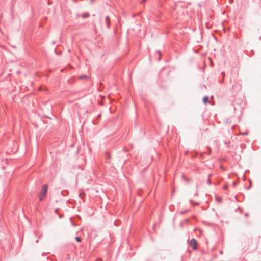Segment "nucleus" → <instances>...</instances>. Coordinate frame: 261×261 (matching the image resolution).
Returning a JSON list of instances; mask_svg holds the SVG:
<instances>
[{
    "label": "nucleus",
    "instance_id": "obj_1",
    "mask_svg": "<svg viewBox=\"0 0 261 261\" xmlns=\"http://www.w3.org/2000/svg\"><path fill=\"white\" fill-rule=\"evenodd\" d=\"M48 189V186L47 184L43 185L39 194V200L42 201L45 198Z\"/></svg>",
    "mask_w": 261,
    "mask_h": 261
},
{
    "label": "nucleus",
    "instance_id": "obj_4",
    "mask_svg": "<svg viewBox=\"0 0 261 261\" xmlns=\"http://www.w3.org/2000/svg\"><path fill=\"white\" fill-rule=\"evenodd\" d=\"M75 240H76L77 242H80L81 241V240L80 238V237H75Z\"/></svg>",
    "mask_w": 261,
    "mask_h": 261
},
{
    "label": "nucleus",
    "instance_id": "obj_6",
    "mask_svg": "<svg viewBox=\"0 0 261 261\" xmlns=\"http://www.w3.org/2000/svg\"><path fill=\"white\" fill-rule=\"evenodd\" d=\"M224 188H225V189H226L227 188V187L226 186H225L224 187Z\"/></svg>",
    "mask_w": 261,
    "mask_h": 261
},
{
    "label": "nucleus",
    "instance_id": "obj_2",
    "mask_svg": "<svg viewBox=\"0 0 261 261\" xmlns=\"http://www.w3.org/2000/svg\"><path fill=\"white\" fill-rule=\"evenodd\" d=\"M190 245L194 249H196V248H197V241H196V240L195 239H192L190 241Z\"/></svg>",
    "mask_w": 261,
    "mask_h": 261
},
{
    "label": "nucleus",
    "instance_id": "obj_5",
    "mask_svg": "<svg viewBox=\"0 0 261 261\" xmlns=\"http://www.w3.org/2000/svg\"><path fill=\"white\" fill-rule=\"evenodd\" d=\"M86 16H88V15H86V14L83 15V17H86Z\"/></svg>",
    "mask_w": 261,
    "mask_h": 261
},
{
    "label": "nucleus",
    "instance_id": "obj_3",
    "mask_svg": "<svg viewBox=\"0 0 261 261\" xmlns=\"http://www.w3.org/2000/svg\"><path fill=\"white\" fill-rule=\"evenodd\" d=\"M208 100V97L207 96H205L203 99V101L205 104H206Z\"/></svg>",
    "mask_w": 261,
    "mask_h": 261
}]
</instances>
